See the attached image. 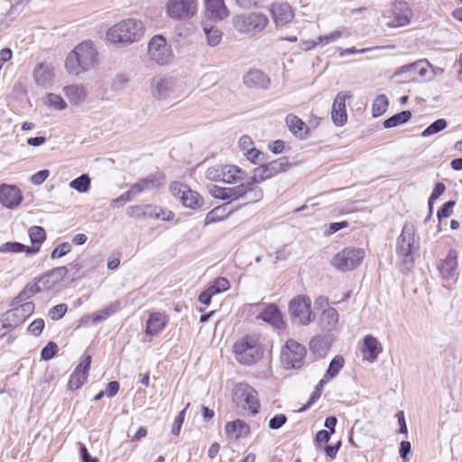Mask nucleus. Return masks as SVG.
<instances>
[{
	"label": "nucleus",
	"mask_w": 462,
	"mask_h": 462,
	"mask_svg": "<svg viewBox=\"0 0 462 462\" xmlns=\"http://www.w3.org/2000/svg\"><path fill=\"white\" fill-rule=\"evenodd\" d=\"M143 23L135 18L124 19L112 25L106 32V40L125 47L139 42L144 35Z\"/></svg>",
	"instance_id": "nucleus-1"
},
{
	"label": "nucleus",
	"mask_w": 462,
	"mask_h": 462,
	"mask_svg": "<svg viewBox=\"0 0 462 462\" xmlns=\"http://www.w3.org/2000/svg\"><path fill=\"white\" fill-rule=\"evenodd\" d=\"M97 63V51L91 41L77 45L68 55L65 67L71 75H79Z\"/></svg>",
	"instance_id": "nucleus-2"
},
{
	"label": "nucleus",
	"mask_w": 462,
	"mask_h": 462,
	"mask_svg": "<svg viewBox=\"0 0 462 462\" xmlns=\"http://www.w3.org/2000/svg\"><path fill=\"white\" fill-rule=\"evenodd\" d=\"M415 227L405 223L397 238L396 252L402 262V269L410 272L414 266V256L420 249V237L415 236Z\"/></svg>",
	"instance_id": "nucleus-3"
},
{
	"label": "nucleus",
	"mask_w": 462,
	"mask_h": 462,
	"mask_svg": "<svg viewBox=\"0 0 462 462\" xmlns=\"http://www.w3.org/2000/svg\"><path fill=\"white\" fill-rule=\"evenodd\" d=\"M233 349L237 362L245 365L255 364L263 355L260 337L256 334L245 335L237 339Z\"/></svg>",
	"instance_id": "nucleus-4"
},
{
	"label": "nucleus",
	"mask_w": 462,
	"mask_h": 462,
	"mask_svg": "<svg viewBox=\"0 0 462 462\" xmlns=\"http://www.w3.org/2000/svg\"><path fill=\"white\" fill-rule=\"evenodd\" d=\"M269 23L268 17L261 13L238 14L233 18V25L241 33L256 35L262 32Z\"/></svg>",
	"instance_id": "nucleus-5"
},
{
	"label": "nucleus",
	"mask_w": 462,
	"mask_h": 462,
	"mask_svg": "<svg viewBox=\"0 0 462 462\" xmlns=\"http://www.w3.org/2000/svg\"><path fill=\"white\" fill-rule=\"evenodd\" d=\"M152 95L157 100H173L185 94L181 84L172 78H154L151 83Z\"/></svg>",
	"instance_id": "nucleus-6"
},
{
	"label": "nucleus",
	"mask_w": 462,
	"mask_h": 462,
	"mask_svg": "<svg viewBox=\"0 0 462 462\" xmlns=\"http://www.w3.org/2000/svg\"><path fill=\"white\" fill-rule=\"evenodd\" d=\"M365 251L361 248L346 247L331 259V264L340 272L356 269L363 261Z\"/></svg>",
	"instance_id": "nucleus-7"
},
{
	"label": "nucleus",
	"mask_w": 462,
	"mask_h": 462,
	"mask_svg": "<svg viewBox=\"0 0 462 462\" xmlns=\"http://www.w3.org/2000/svg\"><path fill=\"white\" fill-rule=\"evenodd\" d=\"M170 190L186 208L196 209L203 205L202 197L183 183L172 182L170 186Z\"/></svg>",
	"instance_id": "nucleus-8"
},
{
	"label": "nucleus",
	"mask_w": 462,
	"mask_h": 462,
	"mask_svg": "<svg viewBox=\"0 0 462 462\" xmlns=\"http://www.w3.org/2000/svg\"><path fill=\"white\" fill-rule=\"evenodd\" d=\"M305 356V346L293 339L287 340L281 352L282 362L287 366L295 369L302 366Z\"/></svg>",
	"instance_id": "nucleus-9"
},
{
	"label": "nucleus",
	"mask_w": 462,
	"mask_h": 462,
	"mask_svg": "<svg viewBox=\"0 0 462 462\" xmlns=\"http://www.w3.org/2000/svg\"><path fill=\"white\" fill-rule=\"evenodd\" d=\"M198 10L197 0H168L167 14L175 20H186L193 17Z\"/></svg>",
	"instance_id": "nucleus-10"
},
{
	"label": "nucleus",
	"mask_w": 462,
	"mask_h": 462,
	"mask_svg": "<svg viewBox=\"0 0 462 462\" xmlns=\"http://www.w3.org/2000/svg\"><path fill=\"white\" fill-rule=\"evenodd\" d=\"M126 214L136 219L155 218L163 221H170L174 214L171 211H164L162 208L152 205H136L127 208Z\"/></svg>",
	"instance_id": "nucleus-11"
},
{
	"label": "nucleus",
	"mask_w": 462,
	"mask_h": 462,
	"mask_svg": "<svg viewBox=\"0 0 462 462\" xmlns=\"http://www.w3.org/2000/svg\"><path fill=\"white\" fill-rule=\"evenodd\" d=\"M311 300L306 296H298L289 303V312L294 321L301 325H308L311 322Z\"/></svg>",
	"instance_id": "nucleus-12"
},
{
	"label": "nucleus",
	"mask_w": 462,
	"mask_h": 462,
	"mask_svg": "<svg viewBox=\"0 0 462 462\" xmlns=\"http://www.w3.org/2000/svg\"><path fill=\"white\" fill-rule=\"evenodd\" d=\"M148 54L151 60L160 65L169 63L172 57L171 51L167 46L165 38L162 35H155L150 40Z\"/></svg>",
	"instance_id": "nucleus-13"
},
{
	"label": "nucleus",
	"mask_w": 462,
	"mask_h": 462,
	"mask_svg": "<svg viewBox=\"0 0 462 462\" xmlns=\"http://www.w3.org/2000/svg\"><path fill=\"white\" fill-rule=\"evenodd\" d=\"M34 304L32 301L23 304H14V307L4 314V321L11 328H14L25 321L33 312Z\"/></svg>",
	"instance_id": "nucleus-14"
},
{
	"label": "nucleus",
	"mask_w": 462,
	"mask_h": 462,
	"mask_svg": "<svg viewBox=\"0 0 462 462\" xmlns=\"http://www.w3.org/2000/svg\"><path fill=\"white\" fill-rule=\"evenodd\" d=\"M234 396L239 402H245L248 410L256 414L259 411V402L256 391L247 383H238L234 390Z\"/></svg>",
	"instance_id": "nucleus-15"
},
{
	"label": "nucleus",
	"mask_w": 462,
	"mask_h": 462,
	"mask_svg": "<svg viewBox=\"0 0 462 462\" xmlns=\"http://www.w3.org/2000/svg\"><path fill=\"white\" fill-rule=\"evenodd\" d=\"M20 189L12 184L0 185V204L7 208L14 209L23 201Z\"/></svg>",
	"instance_id": "nucleus-16"
},
{
	"label": "nucleus",
	"mask_w": 462,
	"mask_h": 462,
	"mask_svg": "<svg viewBox=\"0 0 462 462\" xmlns=\"http://www.w3.org/2000/svg\"><path fill=\"white\" fill-rule=\"evenodd\" d=\"M352 97L349 92H339L333 102L331 109V119L337 126H342L347 119L346 99Z\"/></svg>",
	"instance_id": "nucleus-17"
},
{
	"label": "nucleus",
	"mask_w": 462,
	"mask_h": 462,
	"mask_svg": "<svg viewBox=\"0 0 462 462\" xmlns=\"http://www.w3.org/2000/svg\"><path fill=\"white\" fill-rule=\"evenodd\" d=\"M457 254L455 250H449L448 255L446 258L438 265V270L442 277L443 280L449 282V281H456L457 278Z\"/></svg>",
	"instance_id": "nucleus-18"
},
{
	"label": "nucleus",
	"mask_w": 462,
	"mask_h": 462,
	"mask_svg": "<svg viewBox=\"0 0 462 462\" xmlns=\"http://www.w3.org/2000/svg\"><path fill=\"white\" fill-rule=\"evenodd\" d=\"M90 365L91 356L88 355L71 374L68 383L69 390H78L86 383Z\"/></svg>",
	"instance_id": "nucleus-19"
},
{
	"label": "nucleus",
	"mask_w": 462,
	"mask_h": 462,
	"mask_svg": "<svg viewBox=\"0 0 462 462\" xmlns=\"http://www.w3.org/2000/svg\"><path fill=\"white\" fill-rule=\"evenodd\" d=\"M430 64L426 60H419L413 63L404 65L401 67L396 72L395 75H402L409 73V80H420L424 79L426 75L429 73L428 68Z\"/></svg>",
	"instance_id": "nucleus-20"
},
{
	"label": "nucleus",
	"mask_w": 462,
	"mask_h": 462,
	"mask_svg": "<svg viewBox=\"0 0 462 462\" xmlns=\"http://www.w3.org/2000/svg\"><path fill=\"white\" fill-rule=\"evenodd\" d=\"M269 10L277 26H282L290 23L294 16L291 7L287 3H274Z\"/></svg>",
	"instance_id": "nucleus-21"
},
{
	"label": "nucleus",
	"mask_w": 462,
	"mask_h": 462,
	"mask_svg": "<svg viewBox=\"0 0 462 462\" xmlns=\"http://www.w3.org/2000/svg\"><path fill=\"white\" fill-rule=\"evenodd\" d=\"M258 319L269 323L274 328L281 330L285 327L282 313L275 304H268L257 316Z\"/></svg>",
	"instance_id": "nucleus-22"
},
{
	"label": "nucleus",
	"mask_w": 462,
	"mask_h": 462,
	"mask_svg": "<svg viewBox=\"0 0 462 462\" xmlns=\"http://www.w3.org/2000/svg\"><path fill=\"white\" fill-rule=\"evenodd\" d=\"M258 183H260V181L254 180L253 176L243 182L245 194H243L242 199L245 201V204L256 203L263 199V189L257 186Z\"/></svg>",
	"instance_id": "nucleus-23"
},
{
	"label": "nucleus",
	"mask_w": 462,
	"mask_h": 462,
	"mask_svg": "<svg viewBox=\"0 0 462 462\" xmlns=\"http://www.w3.org/2000/svg\"><path fill=\"white\" fill-rule=\"evenodd\" d=\"M270 83L269 77L259 69H250L244 76V84L248 88L266 89L269 88Z\"/></svg>",
	"instance_id": "nucleus-24"
},
{
	"label": "nucleus",
	"mask_w": 462,
	"mask_h": 462,
	"mask_svg": "<svg viewBox=\"0 0 462 462\" xmlns=\"http://www.w3.org/2000/svg\"><path fill=\"white\" fill-rule=\"evenodd\" d=\"M206 15L212 21H221L227 17L228 10L224 0H204Z\"/></svg>",
	"instance_id": "nucleus-25"
},
{
	"label": "nucleus",
	"mask_w": 462,
	"mask_h": 462,
	"mask_svg": "<svg viewBox=\"0 0 462 462\" xmlns=\"http://www.w3.org/2000/svg\"><path fill=\"white\" fill-rule=\"evenodd\" d=\"M167 322V317L162 313L153 312L150 314L146 321L145 334L152 337L159 334L165 328Z\"/></svg>",
	"instance_id": "nucleus-26"
},
{
	"label": "nucleus",
	"mask_w": 462,
	"mask_h": 462,
	"mask_svg": "<svg viewBox=\"0 0 462 462\" xmlns=\"http://www.w3.org/2000/svg\"><path fill=\"white\" fill-rule=\"evenodd\" d=\"M289 130L298 138H306L309 133V126L297 116L289 114L285 118Z\"/></svg>",
	"instance_id": "nucleus-27"
},
{
	"label": "nucleus",
	"mask_w": 462,
	"mask_h": 462,
	"mask_svg": "<svg viewBox=\"0 0 462 462\" xmlns=\"http://www.w3.org/2000/svg\"><path fill=\"white\" fill-rule=\"evenodd\" d=\"M53 71L51 66L41 63L33 70V79L38 86L47 88L52 84Z\"/></svg>",
	"instance_id": "nucleus-28"
},
{
	"label": "nucleus",
	"mask_w": 462,
	"mask_h": 462,
	"mask_svg": "<svg viewBox=\"0 0 462 462\" xmlns=\"http://www.w3.org/2000/svg\"><path fill=\"white\" fill-rule=\"evenodd\" d=\"M338 322V313L334 308L324 310L319 319V326L322 330H333Z\"/></svg>",
	"instance_id": "nucleus-29"
},
{
	"label": "nucleus",
	"mask_w": 462,
	"mask_h": 462,
	"mask_svg": "<svg viewBox=\"0 0 462 462\" xmlns=\"http://www.w3.org/2000/svg\"><path fill=\"white\" fill-rule=\"evenodd\" d=\"M63 92L69 102L76 106L83 103L87 97V92L84 87L79 85L66 86L63 88Z\"/></svg>",
	"instance_id": "nucleus-30"
},
{
	"label": "nucleus",
	"mask_w": 462,
	"mask_h": 462,
	"mask_svg": "<svg viewBox=\"0 0 462 462\" xmlns=\"http://www.w3.org/2000/svg\"><path fill=\"white\" fill-rule=\"evenodd\" d=\"M161 185L160 180L154 177H149L146 179H143L134 184L129 191L135 198L137 195L144 192L146 190L157 188Z\"/></svg>",
	"instance_id": "nucleus-31"
},
{
	"label": "nucleus",
	"mask_w": 462,
	"mask_h": 462,
	"mask_svg": "<svg viewBox=\"0 0 462 462\" xmlns=\"http://www.w3.org/2000/svg\"><path fill=\"white\" fill-rule=\"evenodd\" d=\"M365 350L368 353L367 359L374 362L379 354L383 351L380 342L372 335H366L364 337Z\"/></svg>",
	"instance_id": "nucleus-32"
},
{
	"label": "nucleus",
	"mask_w": 462,
	"mask_h": 462,
	"mask_svg": "<svg viewBox=\"0 0 462 462\" xmlns=\"http://www.w3.org/2000/svg\"><path fill=\"white\" fill-rule=\"evenodd\" d=\"M121 308L120 301H114L107 305L106 308L93 313L92 315V323L97 324L100 323L106 319H108L113 314L116 313Z\"/></svg>",
	"instance_id": "nucleus-33"
},
{
	"label": "nucleus",
	"mask_w": 462,
	"mask_h": 462,
	"mask_svg": "<svg viewBox=\"0 0 462 462\" xmlns=\"http://www.w3.org/2000/svg\"><path fill=\"white\" fill-rule=\"evenodd\" d=\"M22 252H24L27 254H33L38 253V249H31L30 246L19 242H6L0 246V253L14 254Z\"/></svg>",
	"instance_id": "nucleus-34"
},
{
	"label": "nucleus",
	"mask_w": 462,
	"mask_h": 462,
	"mask_svg": "<svg viewBox=\"0 0 462 462\" xmlns=\"http://www.w3.org/2000/svg\"><path fill=\"white\" fill-rule=\"evenodd\" d=\"M230 205V202L223 204L222 206L217 207L211 211H209L205 218V224H212L218 221H221L227 217L231 213L230 210H227V207Z\"/></svg>",
	"instance_id": "nucleus-35"
},
{
	"label": "nucleus",
	"mask_w": 462,
	"mask_h": 462,
	"mask_svg": "<svg viewBox=\"0 0 462 462\" xmlns=\"http://www.w3.org/2000/svg\"><path fill=\"white\" fill-rule=\"evenodd\" d=\"M396 11H394V22L393 23L394 26H404L409 23L411 11L408 8L407 4L400 3L398 6L395 7Z\"/></svg>",
	"instance_id": "nucleus-36"
},
{
	"label": "nucleus",
	"mask_w": 462,
	"mask_h": 462,
	"mask_svg": "<svg viewBox=\"0 0 462 462\" xmlns=\"http://www.w3.org/2000/svg\"><path fill=\"white\" fill-rule=\"evenodd\" d=\"M242 169L235 165H225L222 172V181L227 184L236 183L242 180Z\"/></svg>",
	"instance_id": "nucleus-37"
},
{
	"label": "nucleus",
	"mask_w": 462,
	"mask_h": 462,
	"mask_svg": "<svg viewBox=\"0 0 462 462\" xmlns=\"http://www.w3.org/2000/svg\"><path fill=\"white\" fill-rule=\"evenodd\" d=\"M29 237L32 243L31 249H38L46 239V232L43 227L39 226H33L28 230Z\"/></svg>",
	"instance_id": "nucleus-38"
},
{
	"label": "nucleus",
	"mask_w": 462,
	"mask_h": 462,
	"mask_svg": "<svg viewBox=\"0 0 462 462\" xmlns=\"http://www.w3.org/2000/svg\"><path fill=\"white\" fill-rule=\"evenodd\" d=\"M411 117V112L409 110H404L400 113H397L391 117L387 118L383 122L384 128H392L395 127L397 125H400L402 124H405L408 122Z\"/></svg>",
	"instance_id": "nucleus-39"
},
{
	"label": "nucleus",
	"mask_w": 462,
	"mask_h": 462,
	"mask_svg": "<svg viewBox=\"0 0 462 462\" xmlns=\"http://www.w3.org/2000/svg\"><path fill=\"white\" fill-rule=\"evenodd\" d=\"M226 434H228V435L235 434V437L238 438L244 434H246L249 431V427L243 420H236L235 421L226 423Z\"/></svg>",
	"instance_id": "nucleus-40"
},
{
	"label": "nucleus",
	"mask_w": 462,
	"mask_h": 462,
	"mask_svg": "<svg viewBox=\"0 0 462 462\" xmlns=\"http://www.w3.org/2000/svg\"><path fill=\"white\" fill-rule=\"evenodd\" d=\"M208 45L215 47L218 45L222 40V32L214 26L208 27L207 24L203 27Z\"/></svg>",
	"instance_id": "nucleus-41"
},
{
	"label": "nucleus",
	"mask_w": 462,
	"mask_h": 462,
	"mask_svg": "<svg viewBox=\"0 0 462 462\" xmlns=\"http://www.w3.org/2000/svg\"><path fill=\"white\" fill-rule=\"evenodd\" d=\"M389 106V100L385 95H378L372 106V115L374 117H377L384 114Z\"/></svg>",
	"instance_id": "nucleus-42"
},
{
	"label": "nucleus",
	"mask_w": 462,
	"mask_h": 462,
	"mask_svg": "<svg viewBox=\"0 0 462 462\" xmlns=\"http://www.w3.org/2000/svg\"><path fill=\"white\" fill-rule=\"evenodd\" d=\"M344 364V358L341 356H336L329 363L328 368L325 374V378L327 380L335 378L343 368Z\"/></svg>",
	"instance_id": "nucleus-43"
},
{
	"label": "nucleus",
	"mask_w": 462,
	"mask_h": 462,
	"mask_svg": "<svg viewBox=\"0 0 462 462\" xmlns=\"http://www.w3.org/2000/svg\"><path fill=\"white\" fill-rule=\"evenodd\" d=\"M91 180L88 174H82L69 182V187L80 193L88 191Z\"/></svg>",
	"instance_id": "nucleus-44"
},
{
	"label": "nucleus",
	"mask_w": 462,
	"mask_h": 462,
	"mask_svg": "<svg viewBox=\"0 0 462 462\" xmlns=\"http://www.w3.org/2000/svg\"><path fill=\"white\" fill-rule=\"evenodd\" d=\"M310 349L313 354L319 356H325L328 350V346L324 337L321 336L314 337L310 342Z\"/></svg>",
	"instance_id": "nucleus-45"
},
{
	"label": "nucleus",
	"mask_w": 462,
	"mask_h": 462,
	"mask_svg": "<svg viewBox=\"0 0 462 462\" xmlns=\"http://www.w3.org/2000/svg\"><path fill=\"white\" fill-rule=\"evenodd\" d=\"M447 121L444 118H439L431 123L427 128H425L421 133V136L428 137L435 134H438L444 130L447 127Z\"/></svg>",
	"instance_id": "nucleus-46"
},
{
	"label": "nucleus",
	"mask_w": 462,
	"mask_h": 462,
	"mask_svg": "<svg viewBox=\"0 0 462 462\" xmlns=\"http://www.w3.org/2000/svg\"><path fill=\"white\" fill-rule=\"evenodd\" d=\"M45 105L53 107L56 110H63L66 108L67 104L65 100L57 94L49 93L45 98Z\"/></svg>",
	"instance_id": "nucleus-47"
},
{
	"label": "nucleus",
	"mask_w": 462,
	"mask_h": 462,
	"mask_svg": "<svg viewBox=\"0 0 462 462\" xmlns=\"http://www.w3.org/2000/svg\"><path fill=\"white\" fill-rule=\"evenodd\" d=\"M271 166L269 163L263 164L260 167L254 169V180H258L260 182L274 176L275 174L273 173V171H271Z\"/></svg>",
	"instance_id": "nucleus-48"
},
{
	"label": "nucleus",
	"mask_w": 462,
	"mask_h": 462,
	"mask_svg": "<svg viewBox=\"0 0 462 462\" xmlns=\"http://www.w3.org/2000/svg\"><path fill=\"white\" fill-rule=\"evenodd\" d=\"M69 269H66L65 266L56 267L50 271L45 276H42L39 279V282H44V279L50 276L54 277L53 282H58L62 280L64 277L69 275Z\"/></svg>",
	"instance_id": "nucleus-49"
},
{
	"label": "nucleus",
	"mask_w": 462,
	"mask_h": 462,
	"mask_svg": "<svg viewBox=\"0 0 462 462\" xmlns=\"http://www.w3.org/2000/svg\"><path fill=\"white\" fill-rule=\"evenodd\" d=\"M269 164L271 166V171H273V173H274L275 175L280 172L287 171L288 168L290 167V163L287 157H281L275 161L269 162Z\"/></svg>",
	"instance_id": "nucleus-50"
},
{
	"label": "nucleus",
	"mask_w": 462,
	"mask_h": 462,
	"mask_svg": "<svg viewBox=\"0 0 462 462\" xmlns=\"http://www.w3.org/2000/svg\"><path fill=\"white\" fill-rule=\"evenodd\" d=\"M225 165H215L208 168L205 177L212 181H222V172Z\"/></svg>",
	"instance_id": "nucleus-51"
},
{
	"label": "nucleus",
	"mask_w": 462,
	"mask_h": 462,
	"mask_svg": "<svg viewBox=\"0 0 462 462\" xmlns=\"http://www.w3.org/2000/svg\"><path fill=\"white\" fill-rule=\"evenodd\" d=\"M67 310H68V306L65 303H60V304H58V305L52 307L49 310L48 315L51 319L58 320L65 315Z\"/></svg>",
	"instance_id": "nucleus-52"
},
{
	"label": "nucleus",
	"mask_w": 462,
	"mask_h": 462,
	"mask_svg": "<svg viewBox=\"0 0 462 462\" xmlns=\"http://www.w3.org/2000/svg\"><path fill=\"white\" fill-rule=\"evenodd\" d=\"M217 290L212 284H210L205 291H203L199 296V301L204 305H209L211 302V298L218 294V291H215Z\"/></svg>",
	"instance_id": "nucleus-53"
},
{
	"label": "nucleus",
	"mask_w": 462,
	"mask_h": 462,
	"mask_svg": "<svg viewBox=\"0 0 462 462\" xmlns=\"http://www.w3.org/2000/svg\"><path fill=\"white\" fill-rule=\"evenodd\" d=\"M71 250V245L68 242H64L57 245L51 252V257L52 259L60 258L69 253Z\"/></svg>",
	"instance_id": "nucleus-54"
},
{
	"label": "nucleus",
	"mask_w": 462,
	"mask_h": 462,
	"mask_svg": "<svg viewBox=\"0 0 462 462\" xmlns=\"http://www.w3.org/2000/svg\"><path fill=\"white\" fill-rule=\"evenodd\" d=\"M57 351V344L51 341L42 348L41 356L43 360H50L56 355Z\"/></svg>",
	"instance_id": "nucleus-55"
},
{
	"label": "nucleus",
	"mask_w": 462,
	"mask_h": 462,
	"mask_svg": "<svg viewBox=\"0 0 462 462\" xmlns=\"http://www.w3.org/2000/svg\"><path fill=\"white\" fill-rule=\"evenodd\" d=\"M84 261L81 257H78L73 262H71L68 266H65L66 269H69V275L74 277V276H79L80 271L84 266Z\"/></svg>",
	"instance_id": "nucleus-56"
},
{
	"label": "nucleus",
	"mask_w": 462,
	"mask_h": 462,
	"mask_svg": "<svg viewBox=\"0 0 462 462\" xmlns=\"http://www.w3.org/2000/svg\"><path fill=\"white\" fill-rule=\"evenodd\" d=\"M243 182L239 185L232 188H226L227 192V199L237 200L242 199L243 194H245L243 189Z\"/></svg>",
	"instance_id": "nucleus-57"
},
{
	"label": "nucleus",
	"mask_w": 462,
	"mask_h": 462,
	"mask_svg": "<svg viewBox=\"0 0 462 462\" xmlns=\"http://www.w3.org/2000/svg\"><path fill=\"white\" fill-rule=\"evenodd\" d=\"M454 206H455V201H453V200H449V201L446 202L445 204H443V206L437 212L438 218L440 220L442 218L448 217L453 212Z\"/></svg>",
	"instance_id": "nucleus-58"
},
{
	"label": "nucleus",
	"mask_w": 462,
	"mask_h": 462,
	"mask_svg": "<svg viewBox=\"0 0 462 462\" xmlns=\"http://www.w3.org/2000/svg\"><path fill=\"white\" fill-rule=\"evenodd\" d=\"M189 403L187 404L186 408H184L179 414L178 416L175 418V420L172 424V427H171V433L175 436H178L180 434V429H181V426H182V423L184 421V417H185V411H186V409L189 407Z\"/></svg>",
	"instance_id": "nucleus-59"
},
{
	"label": "nucleus",
	"mask_w": 462,
	"mask_h": 462,
	"mask_svg": "<svg viewBox=\"0 0 462 462\" xmlns=\"http://www.w3.org/2000/svg\"><path fill=\"white\" fill-rule=\"evenodd\" d=\"M133 199H134V196L131 194V192L128 189L126 192H125L118 198L112 199L110 202V206L112 208H120L126 202L131 201Z\"/></svg>",
	"instance_id": "nucleus-60"
},
{
	"label": "nucleus",
	"mask_w": 462,
	"mask_h": 462,
	"mask_svg": "<svg viewBox=\"0 0 462 462\" xmlns=\"http://www.w3.org/2000/svg\"><path fill=\"white\" fill-rule=\"evenodd\" d=\"M287 421V417L284 414H277L273 416L268 423L271 430H278L282 428Z\"/></svg>",
	"instance_id": "nucleus-61"
},
{
	"label": "nucleus",
	"mask_w": 462,
	"mask_h": 462,
	"mask_svg": "<svg viewBox=\"0 0 462 462\" xmlns=\"http://www.w3.org/2000/svg\"><path fill=\"white\" fill-rule=\"evenodd\" d=\"M446 187L442 182H438L431 192V195L429 199V207L432 208V203L434 200L438 199L445 191Z\"/></svg>",
	"instance_id": "nucleus-62"
},
{
	"label": "nucleus",
	"mask_w": 462,
	"mask_h": 462,
	"mask_svg": "<svg viewBox=\"0 0 462 462\" xmlns=\"http://www.w3.org/2000/svg\"><path fill=\"white\" fill-rule=\"evenodd\" d=\"M208 192L211 196L219 199H227L226 188L218 187L217 185H211L208 187Z\"/></svg>",
	"instance_id": "nucleus-63"
},
{
	"label": "nucleus",
	"mask_w": 462,
	"mask_h": 462,
	"mask_svg": "<svg viewBox=\"0 0 462 462\" xmlns=\"http://www.w3.org/2000/svg\"><path fill=\"white\" fill-rule=\"evenodd\" d=\"M44 328V320L42 319H37L33 320L28 327V331L37 337L41 335Z\"/></svg>",
	"instance_id": "nucleus-64"
}]
</instances>
